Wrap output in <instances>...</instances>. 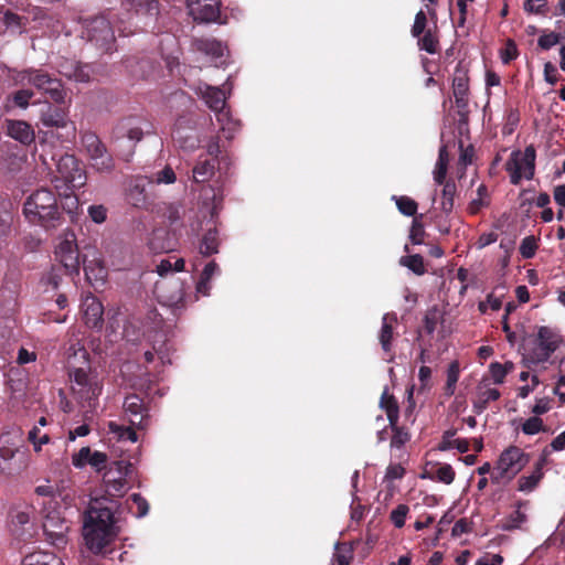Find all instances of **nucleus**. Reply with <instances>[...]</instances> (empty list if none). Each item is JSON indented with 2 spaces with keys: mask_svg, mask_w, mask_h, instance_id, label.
<instances>
[{
  "mask_svg": "<svg viewBox=\"0 0 565 565\" xmlns=\"http://www.w3.org/2000/svg\"><path fill=\"white\" fill-rule=\"evenodd\" d=\"M418 39V47L429 54L438 52L439 41L431 30H427Z\"/></svg>",
  "mask_w": 565,
  "mask_h": 565,
  "instance_id": "39",
  "label": "nucleus"
},
{
  "mask_svg": "<svg viewBox=\"0 0 565 565\" xmlns=\"http://www.w3.org/2000/svg\"><path fill=\"white\" fill-rule=\"evenodd\" d=\"M333 559L338 565H350L353 558L352 547L345 542H337L334 545Z\"/></svg>",
  "mask_w": 565,
  "mask_h": 565,
  "instance_id": "40",
  "label": "nucleus"
},
{
  "mask_svg": "<svg viewBox=\"0 0 565 565\" xmlns=\"http://www.w3.org/2000/svg\"><path fill=\"white\" fill-rule=\"evenodd\" d=\"M518 47L513 40H508L505 47L501 51V60L503 64H509L518 57Z\"/></svg>",
  "mask_w": 565,
  "mask_h": 565,
  "instance_id": "59",
  "label": "nucleus"
},
{
  "mask_svg": "<svg viewBox=\"0 0 565 565\" xmlns=\"http://www.w3.org/2000/svg\"><path fill=\"white\" fill-rule=\"evenodd\" d=\"M524 10L534 14H546L547 2L545 0H525Z\"/></svg>",
  "mask_w": 565,
  "mask_h": 565,
  "instance_id": "53",
  "label": "nucleus"
},
{
  "mask_svg": "<svg viewBox=\"0 0 565 565\" xmlns=\"http://www.w3.org/2000/svg\"><path fill=\"white\" fill-rule=\"evenodd\" d=\"M426 25H427V17L426 13L423 10H419L415 15V21L412 26V35L414 38H419L424 32H426Z\"/></svg>",
  "mask_w": 565,
  "mask_h": 565,
  "instance_id": "52",
  "label": "nucleus"
},
{
  "mask_svg": "<svg viewBox=\"0 0 565 565\" xmlns=\"http://www.w3.org/2000/svg\"><path fill=\"white\" fill-rule=\"evenodd\" d=\"M193 180L196 183H204L209 181L215 173L214 160H199L193 167Z\"/></svg>",
  "mask_w": 565,
  "mask_h": 565,
  "instance_id": "28",
  "label": "nucleus"
},
{
  "mask_svg": "<svg viewBox=\"0 0 565 565\" xmlns=\"http://www.w3.org/2000/svg\"><path fill=\"white\" fill-rule=\"evenodd\" d=\"M443 321V312L434 306L428 309L424 317V329L428 334H433L437 324Z\"/></svg>",
  "mask_w": 565,
  "mask_h": 565,
  "instance_id": "44",
  "label": "nucleus"
},
{
  "mask_svg": "<svg viewBox=\"0 0 565 565\" xmlns=\"http://www.w3.org/2000/svg\"><path fill=\"white\" fill-rule=\"evenodd\" d=\"M380 407L385 411L390 426L398 423L399 406L397 399L390 393L387 387L384 388L381 395Z\"/></svg>",
  "mask_w": 565,
  "mask_h": 565,
  "instance_id": "23",
  "label": "nucleus"
},
{
  "mask_svg": "<svg viewBox=\"0 0 565 565\" xmlns=\"http://www.w3.org/2000/svg\"><path fill=\"white\" fill-rule=\"evenodd\" d=\"M135 429H137V427L132 426L131 424H130V426L125 427V426L118 425L114 422L109 423V430L111 433L116 434L118 436V438L122 439V440H129L131 443H136L138 440V436H137V433Z\"/></svg>",
  "mask_w": 565,
  "mask_h": 565,
  "instance_id": "43",
  "label": "nucleus"
},
{
  "mask_svg": "<svg viewBox=\"0 0 565 565\" xmlns=\"http://www.w3.org/2000/svg\"><path fill=\"white\" fill-rule=\"evenodd\" d=\"M440 209L445 214H449L454 210L455 195L457 186L454 180H446L443 184Z\"/></svg>",
  "mask_w": 565,
  "mask_h": 565,
  "instance_id": "31",
  "label": "nucleus"
},
{
  "mask_svg": "<svg viewBox=\"0 0 565 565\" xmlns=\"http://www.w3.org/2000/svg\"><path fill=\"white\" fill-rule=\"evenodd\" d=\"M175 173L173 169L169 166L164 167L162 170L158 171L154 174V182L158 184L164 183V184H171L175 182Z\"/></svg>",
  "mask_w": 565,
  "mask_h": 565,
  "instance_id": "57",
  "label": "nucleus"
},
{
  "mask_svg": "<svg viewBox=\"0 0 565 565\" xmlns=\"http://www.w3.org/2000/svg\"><path fill=\"white\" fill-rule=\"evenodd\" d=\"M62 563L61 558L53 553L42 551L28 554L22 561V565H61Z\"/></svg>",
  "mask_w": 565,
  "mask_h": 565,
  "instance_id": "26",
  "label": "nucleus"
},
{
  "mask_svg": "<svg viewBox=\"0 0 565 565\" xmlns=\"http://www.w3.org/2000/svg\"><path fill=\"white\" fill-rule=\"evenodd\" d=\"M491 204V195L489 193L488 186L481 183L477 188V198L472 199L468 206L467 211L471 215H477L480 213L482 209L489 207Z\"/></svg>",
  "mask_w": 565,
  "mask_h": 565,
  "instance_id": "24",
  "label": "nucleus"
},
{
  "mask_svg": "<svg viewBox=\"0 0 565 565\" xmlns=\"http://www.w3.org/2000/svg\"><path fill=\"white\" fill-rule=\"evenodd\" d=\"M34 492L38 498L33 503L40 507L42 513L52 509H56L58 503L55 500V489L52 486H38Z\"/></svg>",
  "mask_w": 565,
  "mask_h": 565,
  "instance_id": "21",
  "label": "nucleus"
},
{
  "mask_svg": "<svg viewBox=\"0 0 565 565\" xmlns=\"http://www.w3.org/2000/svg\"><path fill=\"white\" fill-rule=\"evenodd\" d=\"M23 211L31 223L46 230L55 228L62 223V211L56 195L47 188L34 191L24 202Z\"/></svg>",
  "mask_w": 565,
  "mask_h": 565,
  "instance_id": "2",
  "label": "nucleus"
},
{
  "mask_svg": "<svg viewBox=\"0 0 565 565\" xmlns=\"http://www.w3.org/2000/svg\"><path fill=\"white\" fill-rule=\"evenodd\" d=\"M19 78L21 82L32 85L54 103H64L66 93L62 81L47 71L43 68H26L20 72Z\"/></svg>",
  "mask_w": 565,
  "mask_h": 565,
  "instance_id": "5",
  "label": "nucleus"
},
{
  "mask_svg": "<svg viewBox=\"0 0 565 565\" xmlns=\"http://www.w3.org/2000/svg\"><path fill=\"white\" fill-rule=\"evenodd\" d=\"M190 11L195 21L215 22L221 15L218 0H190Z\"/></svg>",
  "mask_w": 565,
  "mask_h": 565,
  "instance_id": "14",
  "label": "nucleus"
},
{
  "mask_svg": "<svg viewBox=\"0 0 565 565\" xmlns=\"http://www.w3.org/2000/svg\"><path fill=\"white\" fill-rule=\"evenodd\" d=\"M454 96L469 95V77L467 72L456 70L455 77L452 79Z\"/></svg>",
  "mask_w": 565,
  "mask_h": 565,
  "instance_id": "42",
  "label": "nucleus"
},
{
  "mask_svg": "<svg viewBox=\"0 0 565 565\" xmlns=\"http://www.w3.org/2000/svg\"><path fill=\"white\" fill-rule=\"evenodd\" d=\"M90 166L99 172L109 173L115 169V159L106 148L96 158H93Z\"/></svg>",
  "mask_w": 565,
  "mask_h": 565,
  "instance_id": "35",
  "label": "nucleus"
},
{
  "mask_svg": "<svg viewBox=\"0 0 565 565\" xmlns=\"http://www.w3.org/2000/svg\"><path fill=\"white\" fill-rule=\"evenodd\" d=\"M33 92L30 89H20L13 93L12 100L15 106L25 108L29 106L31 98L33 97Z\"/></svg>",
  "mask_w": 565,
  "mask_h": 565,
  "instance_id": "55",
  "label": "nucleus"
},
{
  "mask_svg": "<svg viewBox=\"0 0 565 565\" xmlns=\"http://www.w3.org/2000/svg\"><path fill=\"white\" fill-rule=\"evenodd\" d=\"M42 527L46 540L52 545L58 548L66 545V534L70 530V525L65 519L61 518L56 509L43 513Z\"/></svg>",
  "mask_w": 565,
  "mask_h": 565,
  "instance_id": "8",
  "label": "nucleus"
},
{
  "mask_svg": "<svg viewBox=\"0 0 565 565\" xmlns=\"http://www.w3.org/2000/svg\"><path fill=\"white\" fill-rule=\"evenodd\" d=\"M514 370V363L511 361L501 364L499 362H492L489 366L492 380L495 384H502L505 376Z\"/></svg>",
  "mask_w": 565,
  "mask_h": 565,
  "instance_id": "37",
  "label": "nucleus"
},
{
  "mask_svg": "<svg viewBox=\"0 0 565 565\" xmlns=\"http://www.w3.org/2000/svg\"><path fill=\"white\" fill-rule=\"evenodd\" d=\"M541 352L536 356V362H546L557 350L562 339L548 327H540L537 331Z\"/></svg>",
  "mask_w": 565,
  "mask_h": 565,
  "instance_id": "16",
  "label": "nucleus"
},
{
  "mask_svg": "<svg viewBox=\"0 0 565 565\" xmlns=\"http://www.w3.org/2000/svg\"><path fill=\"white\" fill-rule=\"evenodd\" d=\"M457 431V428H449L446 431H444L441 441L438 445V449L440 451H446L455 447V439L452 438L456 436Z\"/></svg>",
  "mask_w": 565,
  "mask_h": 565,
  "instance_id": "60",
  "label": "nucleus"
},
{
  "mask_svg": "<svg viewBox=\"0 0 565 565\" xmlns=\"http://www.w3.org/2000/svg\"><path fill=\"white\" fill-rule=\"evenodd\" d=\"M409 508L406 504H398L390 514V519L395 527L401 529L405 525Z\"/></svg>",
  "mask_w": 565,
  "mask_h": 565,
  "instance_id": "49",
  "label": "nucleus"
},
{
  "mask_svg": "<svg viewBox=\"0 0 565 565\" xmlns=\"http://www.w3.org/2000/svg\"><path fill=\"white\" fill-rule=\"evenodd\" d=\"M129 500L132 502L134 505H136V511L132 510V507L130 508V510L137 518H143L145 515H147L149 511V503L140 493H132L129 497Z\"/></svg>",
  "mask_w": 565,
  "mask_h": 565,
  "instance_id": "48",
  "label": "nucleus"
},
{
  "mask_svg": "<svg viewBox=\"0 0 565 565\" xmlns=\"http://www.w3.org/2000/svg\"><path fill=\"white\" fill-rule=\"evenodd\" d=\"M561 41V35L556 32H550L541 35L537 40V44L543 50H550Z\"/></svg>",
  "mask_w": 565,
  "mask_h": 565,
  "instance_id": "56",
  "label": "nucleus"
},
{
  "mask_svg": "<svg viewBox=\"0 0 565 565\" xmlns=\"http://www.w3.org/2000/svg\"><path fill=\"white\" fill-rule=\"evenodd\" d=\"M71 380L78 386H81V391H84L86 390V393L90 395H88L87 397H90V396H95V395H98L99 392H100V388L98 387V385L95 383V384H92L90 383V380H89V376L87 374V372L83 369H75L71 374Z\"/></svg>",
  "mask_w": 565,
  "mask_h": 565,
  "instance_id": "27",
  "label": "nucleus"
},
{
  "mask_svg": "<svg viewBox=\"0 0 565 565\" xmlns=\"http://www.w3.org/2000/svg\"><path fill=\"white\" fill-rule=\"evenodd\" d=\"M82 309L84 322L88 328L100 329L103 327L104 307L95 296H87L83 300Z\"/></svg>",
  "mask_w": 565,
  "mask_h": 565,
  "instance_id": "15",
  "label": "nucleus"
},
{
  "mask_svg": "<svg viewBox=\"0 0 565 565\" xmlns=\"http://www.w3.org/2000/svg\"><path fill=\"white\" fill-rule=\"evenodd\" d=\"M124 411L129 417V424L136 426L137 429L141 430L148 427L149 409L139 395H127L124 401Z\"/></svg>",
  "mask_w": 565,
  "mask_h": 565,
  "instance_id": "12",
  "label": "nucleus"
},
{
  "mask_svg": "<svg viewBox=\"0 0 565 565\" xmlns=\"http://www.w3.org/2000/svg\"><path fill=\"white\" fill-rule=\"evenodd\" d=\"M399 265L407 267L414 274L422 276L426 273L424 258L419 254L402 256L399 258Z\"/></svg>",
  "mask_w": 565,
  "mask_h": 565,
  "instance_id": "36",
  "label": "nucleus"
},
{
  "mask_svg": "<svg viewBox=\"0 0 565 565\" xmlns=\"http://www.w3.org/2000/svg\"><path fill=\"white\" fill-rule=\"evenodd\" d=\"M65 76L81 83L90 81V73L87 65L76 64L72 73L63 72Z\"/></svg>",
  "mask_w": 565,
  "mask_h": 565,
  "instance_id": "50",
  "label": "nucleus"
},
{
  "mask_svg": "<svg viewBox=\"0 0 565 565\" xmlns=\"http://www.w3.org/2000/svg\"><path fill=\"white\" fill-rule=\"evenodd\" d=\"M147 121L138 116L120 118L113 128V141L118 150V157L129 162L135 154L136 146L145 136Z\"/></svg>",
  "mask_w": 565,
  "mask_h": 565,
  "instance_id": "3",
  "label": "nucleus"
},
{
  "mask_svg": "<svg viewBox=\"0 0 565 565\" xmlns=\"http://www.w3.org/2000/svg\"><path fill=\"white\" fill-rule=\"evenodd\" d=\"M107 463V455L102 451H93L89 458V465L96 469V471H102L106 468Z\"/></svg>",
  "mask_w": 565,
  "mask_h": 565,
  "instance_id": "64",
  "label": "nucleus"
},
{
  "mask_svg": "<svg viewBox=\"0 0 565 565\" xmlns=\"http://www.w3.org/2000/svg\"><path fill=\"white\" fill-rule=\"evenodd\" d=\"M127 200L131 205L136 207H142L146 205L147 192L145 178L138 177L130 182L127 190Z\"/></svg>",
  "mask_w": 565,
  "mask_h": 565,
  "instance_id": "20",
  "label": "nucleus"
},
{
  "mask_svg": "<svg viewBox=\"0 0 565 565\" xmlns=\"http://www.w3.org/2000/svg\"><path fill=\"white\" fill-rule=\"evenodd\" d=\"M194 46L196 51L212 57H221L224 53L222 43L215 39H198Z\"/></svg>",
  "mask_w": 565,
  "mask_h": 565,
  "instance_id": "29",
  "label": "nucleus"
},
{
  "mask_svg": "<svg viewBox=\"0 0 565 565\" xmlns=\"http://www.w3.org/2000/svg\"><path fill=\"white\" fill-rule=\"evenodd\" d=\"M156 290L168 306L177 308L184 306L185 290L184 284L180 279L172 278L168 281L158 282Z\"/></svg>",
  "mask_w": 565,
  "mask_h": 565,
  "instance_id": "13",
  "label": "nucleus"
},
{
  "mask_svg": "<svg viewBox=\"0 0 565 565\" xmlns=\"http://www.w3.org/2000/svg\"><path fill=\"white\" fill-rule=\"evenodd\" d=\"M530 461V455L518 446H509L499 456L491 473L495 484L510 482Z\"/></svg>",
  "mask_w": 565,
  "mask_h": 565,
  "instance_id": "4",
  "label": "nucleus"
},
{
  "mask_svg": "<svg viewBox=\"0 0 565 565\" xmlns=\"http://www.w3.org/2000/svg\"><path fill=\"white\" fill-rule=\"evenodd\" d=\"M529 504V501L519 500L515 503V510L501 520L500 527L503 531L522 530L523 524L527 522V515L521 509Z\"/></svg>",
  "mask_w": 565,
  "mask_h": 565,
  "instance_id": "19",
  "label": "nucleus"
},
{
  "mask_svg": "<svg viewBox=\"0 0 565 565\" xmlns=\"http://www.w3.org/2000/svg\"><path fill=\"white\" fill-rule=\"evenodd\" d=\"M41 122L45 127H55L65 129V138L67 140L75 137L76 128L74 122L68 117V110L62 107L61 104H49L41 111Z\"/></svg>",
  "mask_w": 565,
  "mask_h": 565,
  "instance_id": "9",
  "label": "nucleus"
},
{
  "mask_svg": "<svg viewBox=\"0 0 565 565\" xmlns=\"http://www.w3.org/2000/svg\"><path fill=\"white\" fill-rule=\"evenodd\" d=\"M129 465L124 461H114L109 469L105 471L103 480L106 486V493L111 497H119L124 493Z\"/></svg>",
  "mask_w": 565,
  "mask_h": 565,
  "instance_id": "10",
  "label": "nucleus"
},
{
  "mask_svg": "<svg viewBox=\"0 0 565 565\" xmlns=\"http://www.w3.org/2000/svg\"><path fill=\"white\" fill-rule=\"evenodd\" d=\"M118 509V501L106 495L90 501L84 515L83 536L93 554L106 556L113 552L111 545L118 535L115 518Z\"/></svg>",
  "mask_w": 565,
  "mask_h": 565,
  "instance_id": "1",
  "label": "nucleus"
},
{
  "mask_svg": "<svg viewBox=\"0 0 565 565\" xmlns=\"http://www.w3.org/2000/svg\"><path fill=\"white\" fill-rule=\"evenodd\" d=\"M220 239L215 228L209 230L202 237L200 243V254L209 257L218 253Z\"/></svg>",
  "mask_w": 565,
  "mask_h": 565,
  "instance_id": "30",
  "label": "nucleus"
},
{
  "mask_svg": "<svg viewBox=\"0 0 565 565\" xmlns=\"http://www.w3.org/2000/svg\"><path fill=\"white\" fill-rule=\"evenodd\" d=\"M456 472L449 463H444L436 470V479L445 484L454 482Z\"/></svg>",
  "mask_w": 565,
  "mask_h": 565,
  "instance_id": "51",
  "label": "nucleus"
},
{
  "mask_svg": "<svg viewBox=\"0 0 565 565\" xmlns=\"http://www.w3.org/2000/svg\"><path fill=\"white\" fill-rule=\"evenodd\" d=\"M535 160L536 150L533 145L526 146L524 151H512L504 164L511 184L519 185L523 178L532 180L535 173Z\"/></svg>",
  "mask_w": 565,
  "mask_h": 565,
  "instance_id": "7",
  "label": "nucleus"
},
{
  "mask_svg": "<svg viewBox=\"0 0 565 565\" xmlns=\"http://www.w3.org/2000/svg\"><path fill=\"white\" fill-rule=\"evenodd\" d=\"M55 258L63 265L67 274H79V252L75 243V237L65 238L60 242L55 249Z\"/></svg>",
  "mask_w": 565,
  "mask_h": 565,
  "instance_id": "11",
  "label": "nucleus"
},
{
  "mask_svg": "<svg viewBox=\"0 0 565 565\" xmlns=\"http://www.w3.org/2000/svg\"><path fill=\"white\" fill-rule=\"evenodd\" d=\"M390 427L393 431V436L391 439L392 447L401 448L409 440V438H411L409 433L405 428L398 426V423L395 424L394 426H390Z\"/></svg>",
  "mask_w": 565,
  "mask_h": 565,
  "instance_id": "47",
  "label": "nucleus"
},
{
  "mask_svg": "<svg viewBox=\"0 0 565 565\" xmlns=\"http://www.w3.org/2000/svg\"><path fill=\"white\" fill-rule=\"evenodd\" d=\"M544 473L533 470L529 476H522L518 480V490L521 492H532L540 481L542 480Z\"/></svg>",
  "mask_w": 565,
  "mask_h": 565,
  "instance_id": "38",
  "label": "nucleus"
},
{
  "mask_svg": "<svg viewBox=\"0 0 565 565\" xmlns=\"http://www.w3.org/2000/svg\"><path fill=\"white\" fill-rule=\"evenodd\" d=\"M203 98L212 110L220 111L225 106V94L218 87L207 86Z\"/></svg>",
  "mask_w": 565,
  "mask_h": 565,
  "instance_id": "32",
  "label": "nucleus"
},
{
  "mask_svg": "<svg viewBox=\"0 0 565 565\" xmlns=\"http://www.w3.org/2000/svg\"><path fill=\"white\" fill-rule=\"evenodd\" d=\"M84 34L103 53H110L115 49V33L105 14L86 18L83 21Z\"/></svg>",
  "mask_w": 565,
  "mask_h": 565,
  "instance_id": "6",
  "label": "nucleus"
},
{
  "mask_svg": "<svg viewBox=\"0 0 565 565\" xmlns=\"http://www.w3.org/2000/svg\"><path fill=\"white\" fill-rule=\"evenodd\" d=\"M537 248L535 238L533 236H527L523 238L520 245V253L524 258H532L535 255V250Z\"/></svg>",
  "mask_w": 565,
  "mask_h": 565,
  "instance_id": "54",
  "label": "nucleus"
},
{
  "mask_svg": "<svg viewBox=\"0 0 565 565\" xmlns=\"http://www.w3.org/2000/svg\"><path fill=\"white\" fill-rule=\"evenodd\" d=\"M81 142L86 154L88 156L89 161H92L93 158H96L99 153H102V151L106 149V146L100 140V138L90 130L82 132Z\"/></svg>",
  "mask_w": 565,
  "mask_h": 565,
  "instance_id": "22",
  "label": "nucleus"
},
{
  "mask_svg": "<svg viewBox=\"0 0 565 565\" xmlns=\"http://www.w3.org/2000/svg\"><path fill=\"white\" fill-rule=\"evenodd\" d=\"M88 215L95 223L102 224L107 218V209L104 205H90L88 207Z\"/></svg>",
  "mask_w": 565,
  "mask_h": 565,
  "instance_id": "63",
  "label": "nucleus"
},
{
  "mask_svg": "<svg viewBox=\"0 0 565 565\" xmlns=\"http://www.w3.org/2000/svg\"><path fill=\"white\" fill-rule=\"evenodd\" d=\"M398 211L406 216H415L417 213L418 204L415 200L407 195L393 196Z\"/></svg>",
  "mask_w": 565,
  "mask_h": 565,
  "instance_id": "41",
  "label": "nucleus"
},
{
  "mask_svg": "<svg viewBox=\"0 0 565 565\" xmlns=\"http://www.w3.org/2000/svg\"><path fill=\"white\" fill-rule=\"evenodd\" d=\"M92 450L89 447H83L81 448V450L73 455V458H72V463L74 467L76 468H82L84 467L86 463H89V458L92 456Z\"/></svg>",
  "mask_w": 565,
  "mask_h": 565,
  "instance_id": "61",
  "label": "nucleus"
},
{
  "mask_svg": "<svg viewBox=\"0 0 565 565\" xmlns=\"http://www.w3.org/2000/svg\"><path fill=\"white\" fill-rule=\"evenodd\" d=\"M397 323V317L395 313H385L382 318V328L379 334V341L383 351L390 355V360L393 359L392 341L394 338V326Z\"/></svg>",
  "mask_w": 565,
  "mask_h": 565,
  "instance_id": "18",
  "label": "nucleus"
},
{
  "mask_svg": "<svg viewBox=\"0 0 565 565\" xmlns=\"http://www.w3.org/2000/svg\"><path fill=\"white\" fill-rule=\"evenodd\" d=\"M460 367L458 361H452L447 370L446 394L452 395L455 393L456 384L459 380Z\"/></svg>",
  "mask_w": 565,
  "mask_h": 565,
  "instance_id": "46",
  "label": "nucleus"
},
{
  "mask_svg": "<svg viewBox=\"0 0 565 565\" xmlns=\"http://www.w3.org/2000/svg\"><path fill=\"white\" fill-rule=\"evenodd\" d=\"M424 235L425 231L423 224L414 217L409 234L412 243L416 245L422 244L424 242Z\"/></svg>",
  "mask_w": 565,
  "mask_h": 565,
  "instance_id": "58",
  "label": "nucleus"
},
{
  "mask_svg": "<svg viewBox=\"0 0 565 565\" xmlns=\"http://www.w3.org/2000/svg\"><path fill=\"white\" fill-rule=\"evenodd\" d=\"M459 149H460V156H459V163L463 167H467L468 164H471L475 157V148L472 145H469L468 147H463V142L459 141Z\"/></svg>",
  "mask_w": 565,
  "mask_h": 565,
  "instance_id": "62",
  "label": "nucleus"
},
{
  "mask_svg": "<svg viewBox=\"0 0 565 565\" xmlns=\"http://www.w3.org/2000/svg\"><path fill=\"white\" fill-rule=\"evenodd\" d=\"M521 429L525 435H535L539 433L547 431V427L544 425L543 419L539 416H532L527 418L522 424Z\"/></svg>",
  "mask_w": 565,
  "mask_h": 565,
  "instance_id": "45",
  "label": "nucleus"
},
{
  "mask_svg": "<svg viewBox=\"0 0 565 565\" xmlns=\"http://www.w3.org/2000/svg\"><path fill=\"white\" fill-rule=\"evenodd\" d=\"M127 67L136 77H146L152 70V62L148 57H131L126 61Z\"/></svg>",
  "mask_w": 565,
  "mask_h": 565,
  "instance_id": "34",
  "label": "nucleus"
},
{
  "mask_svg": "<svg viewBox=\"0 0 565 565\" xmlns=\"http://www.w3.org/2000/svg\"><path fill=\"white\" fill-rule=\"evenodd\" d=\"M121 6L126 11L136 13L153 14L159 10V3L156 0H121Z\"/></svg>",
  "mask_w": 565,
  "mask_h": 565,
  "instance_id": "25",
  "label": "nucleus"
},
{
  "mask_svg": "<svg viewBox=\"0 0 565 565\" xmlns=\"http://www.w3.org/2000/svg\"><path fill=\"white\" fill-rule=\"evenodd\" d=\"M449 153L446 146H441L438 152V159L434 169V180L437 184H443L446 181L448 171Z\"/></svg>",
  "mask_w": 565,
  "mask_h": 565,
  "instance_id": "33",
  "label": "nucleus"
},
{
  "mask_svg": "<svg viewBox=\"0 0 565 565\" xmlns=\"http://www.w3.org/2000/svg\"><path fill=\"white\" fill-rule=\"evenodd\" d=\"M7 134L12 139L24 146H30L35 141L33 127L24 120L7 119Z\"/></svg>",
  "mask_w": 565,
  "mask_h": 565,
  "instance_id": "17",
  "label": "nucleus"
}]
</instances>
